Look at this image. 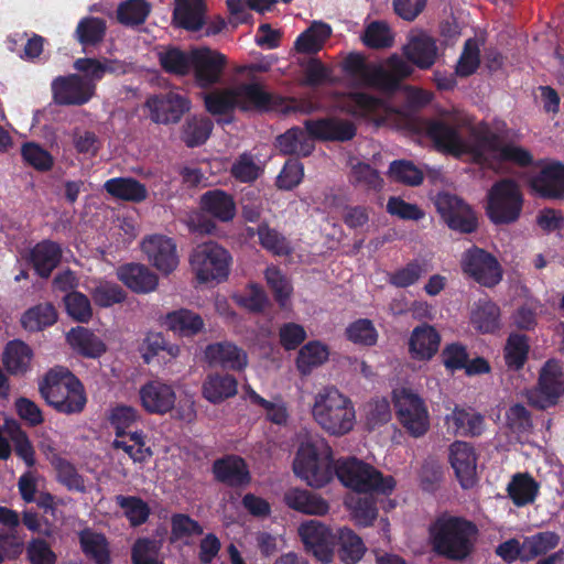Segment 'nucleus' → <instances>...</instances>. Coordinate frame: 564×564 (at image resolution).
<instances>
[{"label": "nucleus", "instance_id": "nucleus-1", "mask_svg": "<svg viewBox=\"0 0 564 564\" xmlns=\"http://www.w3.org/2000/svg\"><path fill=\"white\" fill-rule=\"evenodd\" d=\"M419 124L441 151L456 158L468 156L495 172H502L506 162L527 166L533 161L525 148L502 142L487 123H474L469 115L458 109L444 110L440 120Z\"/></svg>", "mask_w": 564, "mask_h": 564}, {"label": "nucleus", "instance_id": "nucleus-2", "mask_svg": "<svg viewBox=\"0 0 564 564\" xmlns=\"http://www.w3.org/2000/svg\"><path fill=\"white\" fill-rule=\"evenodd\" d=\"M403 53L408 61L393 55L380 65H365L360 62L356 76L361 84L381 89H392L410 76L413 65L421 69L431 68L437 58V46L433 37L423 32L411 34L403 46Z\"/></svg>", "mask_w": 564, "mask_h": 564}, {"label": "nucleus", "instance_id": "nucleus-3", "mask_svg": "<svg viewBox=\"0 0 564 564\" xmlns=\"http://www.w3.org/2000/svg\"><path fill=\"white\" fill-rule=\"evenodd\" d=\"M292 468L307 486L325 487L333 480L336 468L330 445L317 433L299 434Z\"/></svg>", "mask_w": 564, "mask_h": 564}, {"label": "nucleus", "instance_id": "nucleus-4", "mask_svg": "<svg viewBox=\"0 0 564 564\" xmlns=\"http://www.w3.org/2000/svg\"><path fill=\"white\" fill-rule=\"evenodd\" d=\"M310 414L325 434L334 437L349 434L357 423L352 400L334 386H325L314 393Z\"/></svg>", "mask_w": 564, "mask_h": 564}, {"label": "nucleus", "instance_id": "nucleus-5", "mask_svg": "<svg viewBox=\"0 0 564 564\" xmlns=\"http://www.w3.org/2000/svg\"><path fill=\"white\" fill-rule=\"evenodd\" d=\"M356 133L355 126L344 119L329 118L307 121L305 130L293 128L280 135L276 145L285 154L307 155L314 148V140L346 141Z\"/></svg>", "mask_w": 564, "mask_h": 564}, {"label": "nucleus", "instance_id": "nucleus-6", "mask_svg": "<svg viewBox=\"0 0 564 564\" xmlns=\"http://www.w3.org/2000/svg\"><path fill=\"white\" fill-rule=\"evenodd\" d=\"M433 549L441 555L454 560H465L473 552L477 528L470 521L452 514L438 517L430 528Z\"/></svg>", "mask_w": 564, "mask_h": 564}, {"label": "nucleus", "instance_id": "nucleus-7", "mask_svg": "<svg viewBox=\"0 0 564 564\" xmlns=\"http://www.w3.org/2000/svg\"><path fill=\"white\" fill-rule=\"evenodd\" d=\"M39 390L46 403L61 413H79L87 402L82 382L73 372L62 366H56L47 371Z\"/></svg>", "mask_w": 564, "mask_h": 564}, {"label": "nucleus", "instance_id": "nucleus-8", "mask_svg": "<svg viewBox=\"0 0 564 564\" xmlns=\"http://www.w3.org/2000/svg\"><path fill=\"white\" fill-rule=\"evenodd\" d=\"M335 474L344 486L360 492L390 495L395 488L392 476H383L371 465L357 458H347L336 463Z\"/></svg>", "mask_w": 564, "mask_h": 564}, {"label": "nucleus", "instance_id": "nucleus-9", "mask_svg": "<svg viewBox=\"0 0 564 564\" xmlns=\"http://www.w3.org/2000/svg\"><path fill=\"white\" fill-rule=\"evenodd\" d=\"M343 108L347 112L364 118L376 126L384 124L402 129L410 128L413 124L408 109H394L387 102L364 93L349 94L344 100Z\"/></svg>", "mask_w": 564, "mask_h": 564}, {"label": "nucleus", "instance_id": "nucleus-10", "mask_svg": "<svg viewBox=\"0 0 564 564\" xmlns=\"http://www.w3.org/2000/svg\"><path fill=\"white\" fill-rule=\"evenodd\" d=\"M395 416L403 430L414 438L423 437L430 430V412L420 394L408 387L392 391Z\"/></svg>", "mask_w": 564, "mask_h": 564}, {"label": "nucleus", "instance_id": "nucleus-11", "mask_svg": "<svg viewBox=\"0 0 564 564\" xmlns=\"http://www.w3.org/2000/svg\"><path fill=\"white\" fill-rule=\"evenodd\" d=\"M189 264L199 283H219L229 274L230 256L221 246L209 241L194 248Z\"/></svg>", "mask_w": 564, "mask_h": 564}, {"label": "nucleus", "instance_id": "nucleus-12", "mask_svg": "<svg viewBox=\"0 0 564 564\" xmlns=\"http://www.w3.org/2000/svg\"><path fill=\"white\" fill-rule=\"evenodd\" d=\"M523 197L519 185L509 178L496 182L487 194L486 210L495 224L516 221L522 210Z\"/></svg>", "mask_w": 564, "mask_h": 564}, {"label": "nucleus", "instance_id": "nucleus-13", "mask_svg": "<svg viewBox=\"0 0 564 564\" xmlns=\"http://www.w3.org/2000/svg\"><path fill=\"white\" fill-rule=\"evenodd\" d=\"M564 394V370L560 361L547 360L540 370L536 388L527 391L528 401L540 409L555 405Z\"/></svg>", "mask_w": 564, "mask_h": 564}, {"label": "nucleus", "instance_id": "nucleus-14", "mask_svg": "<svg viewBox=\"0 0 564 564\" xmlns=\"http://www.w3.org/2000/svg\"><path fill=\"white\" fill-rule=\"evenodd\" d=\"M140 247L148 262L162 274H171L177 269L180 256L173 238L162 234L148 235Z\"/></svg>", "mask_w": 564, "mask_h": 564}, {"label": "nucleus", "instance_id": "nucleus-15", "mask_svg": "<svg viewBox=\"0 0 564 564\" xmlns=\"http://www.w3.org/2000/svg\"><path fill=\"white\" fill-rule=\"evenodd\" d=\"M460 265L466 275L486 286L496 285L502 278V271L497 259L477 247L464 252Z\"/></svg>", "mask_w": 564, "mask_h": 564}, {"label": "nucleus", "instance_id": "nucleus-16", "mask_svg": "<svg viewBox=\"0 0 564 564\" xmlns=\"http://www.w3.org/2000/svg\"><path fill=\"white\" fill-rule=\"evenodd\" d=\"M299 535L305 545L318 561L329 563L335 553V532L327 525L316 520H307L300 524Z\"/></svg>", "mask_w": 564, "mask_h": 564}, {"label": "nucleus", "instance_id": "nucleus-17", "mask_svg": "<svg viewBox=\"0 0 564 564\" xmlns=\"http://www.w3.org/2000/svg\"><path fill=\"white\" fill-rule=\"evenodd\" d=\"M151 119L156 123H175L191 109V101L176 90L153 95L147 100Z\"/></svg>", "mask_w": 564, "mask_h": 564}, {"label": "nucleus", "instance_id": "nucleus-18", "mask_svg": "<svg viewBox=\"0 0 564 564\" xmlns=\"http://www.w3.org/2000/svg\"><path fill=\"white\" fill-rule=\"evenodd\" d=\"M227 64L226 56L208 47L192 50V70L200 87H209L218 83Z\"/></svg>", "mask_w": 564, "mask_h": 564}, {"label": "nucleus", "instance_id": "nucleus-19", "mask_svg": "<svg viewBox=\"0 0 564 564\" xmlns=\"http://www.w3.org/2000/svg\"><path fill=\"white\" fill-rule=\"evenodd\" d=\"M139 399L144 411L159 415L171 413L177 401L174 387L162 380H151L141 386Z\"/></svg>", "mask_w": 564, "mask_h": 564}, {"label": "nucleus", "instance_id": "nucleus-20", "mask_svg": "<svg viewBox=\"0 0 564 564\" xmlns=\"http://www.w3.org/2000/svg\"><path fill=\"white\" fill-rule=\"evenodd\" d=\"M444 221L455 230L470 232L476 228L474 212L462 199L449 194H440L435 202Z\"/></svg>", "mask_w": 564, "mask_h": 564}, {"label": "nucleus", "instance_id": "nucleus-21", "mask_svg": "<svg viewBox=\"0 0 564 564\" xmlns=\"http://www.w3.org/2000/svg\"><path fill=\"white\" fill-rule=\"evenodd\" d=\"M54 100L61 105H82L95 93V84L78 75L59 77L52 84Z\"/></svg>", "mask_w": 564, "mask_h": 564}, {"label": "nucleus", "instance_id": "nucleus-22", "mask_svg": "<svg viewBox=\"0 0 564 564\" xmlns=\"http://www.w3.org/2000/svg\"><path fill=\"white\" fill-rule=\"evenodd\" d=\"M449 463L464 488L473 487L477 479V456L466 442L456 441L448 449Z\"/></svg>", "mask_w": 564, "mask_h": 564}, {"label": "nucleus", "instance_id": "nucleus-23", "mask_svg": "<svg viewBox=\"0 0 564 564\" xmlns=\"http://www.w3.org/2000/svg\"><path fill=\"white\" fill-rule=\"evenodd\" d=\"M441 340V334L434 326L422 324L414 327L408 339V351L411 359L431 360L437 354Z\"/></svg>", "mask_w": 564, "mask_h": 564}, {"label": "nucleus", "instance_id": "nucleus-24", "mask_svg": "<svg viewBox=\"0 0 564 564\" xmlns=\"http://www.w3.org/2000/svg\"><path fill=\"white\" fill-rule=\"evenodd\" d=\"M205 358L213 366L234 371H242L248 366L247 352L230 341L208 345L205 349Z\"/></svg>", "mask_w": 564, "mask_h": 564}, {"label": "nucleus", "instance_id": "nucleus-25", "mask_svg": "<svg viewBox=\"0 0 564 564\" xmlns=\"http://www.w3.org/2000/svg\"><path fill=\"white\" fill-rule=\"evenodd\" d=\"M0 429L11 445V453L14 451L28 467H33L36 463L35 448L21 424L15 419L6 416Z\"/></svg>", "mask_w": 564, "mask_h": 564}, {"label": "nucleus", "instance_id": "nucleus-26", "mask_svg": "<svg viewBox=\"0 0 564 564\" xmlns=\"http://www.w3.org/2000/svg\"><path fill=\"white\" fill-rule=\"evenodd\" d=\"M65 339L74 352L85 358L96 359L107 351L106 343L86 327H73L66 333Z\"/></svg>", "mask_w": 564, "mask_h": 564}, {"label": "nucleus", "instance_id": "nucleus-27", "mask_svg": "<svg viewBox=\"0 0 564 564\" xmlns=\"http://www.w3.org/2000/svg\"><path fill=\"white\" fill-rule=\"evenodd\" d=\"M447 433L452 435H478L484 427V419L469 408H453L444 417Z\"/></svg>", "mask_w": 564, "mask_h": 564}, {"label": "nucleus", "instance_id": "nucleus-28", "mask_svg": "<svg viewBox=\"0 0 564 564\" xmlns=\"http://www.w3.org/2000/svg\"><path fill=\"white\" fill-rule=\"evenodd\" d=\"M532 191L547 198L564 196V165L551 163L545 165L540 174L530 181Z\"/></svg>", "mask_w": 564, "mask_h": 564}, {"label": "nucleus", "instance_id": "nucleus-29", "mask_svg": "<svg viewBox=\"0 0 564 564\" xmlns=\"http://www.w3.org/2000/svg\"><path fill=\"white\" fill-rule=\"evenodd\" d=\"M33 349L20 339L9 341L2 352V364L12 376H24L31 370Z\"/></svg>", "mask_w": 564, "mask_h": 564}, {"label": "nucleus", "instance_id": "nucleus-30", "mask_svg": "<svg viewBox=\"0 0 564 564\" xmlns=\"http://www.w3.org/2000/svg\"><path fill=\"white\" fill-rule=\"evenodd\" d=\"M284 501L291 509L311 516H325L328 502L321 496L301 488H291L284 495Z\"/></svg>", "mask_w": 564, "mask_h": 564}, {"label": "nucleus", "instance_id": "nucleus-31", "mask_svg": "<svg viewBox=\"0 0 564 564\" xmlns=\"http://www.w3.org/2000/svg\"><path fill=\"white\" fill-rule=\"evenodd\" d=\"M61 257V247L48 240L35 245L28 253V260L33 265L35 272L42 278L50 276L59 263Z\"/></svg>", "mask_w": 564, "mask_h": 564}, {"label": "nucleus", "instance_id": "nucleus-32", "mask_svg": "<svg viewBox=\"0 0 564 564\" xmlns=\"http://www.w3.org/2000/svg\"><path fill=\"white\" fill-rule=\"evenodd\" d=\"M238 392L237 379L228 373H213L203 382V397L210 403L219 404Z\"/></svg>", "mask_w": 564, "mask_h": 564}, {"label": "nucleus", "instance_id": "nucleus-33", "mask_svg": "<svg viewBox=\"0 0 564 564\" xmlns=\"http://www.w3.org/2000/svg\"><path fill=\"white\" fill-rule=\"evenodd\" d=\"M118 278L138 293H148L158 286L156 274L143 264L130 263L119 268Z\"/></svg>", "mask_w": 564, "mask_h": 564}, {"label": "nucleus", "instance_id": "nucleus-34", "mask_svg": "<svg viewBox=\"0 0 564 564\" xmlns=\"http://www.w3.org/2000/svg\"><path fill=\"white\" fill-rule=\"evenodd\" d=\"M242 389L245 399L261 408L269 422L276 425L288 424L290 414L286 404L281 399L267 400L258 394L248 382L243 383Z\"/></svg>", "mask_w": 564, "mask_h": 564}, {"label": "nucleus", "instance_id": "nucleus-35", "mask_svg": "<svg viewBox=\"0 0 564 564\" xmlns=\"http://www.w3.org/2000/svg\"><path fill=\"white\" fill-rule=\"evenodd\" d=\"M140 352L145 364H151L161 357L163 361H171L180 356L181 348L169 344L161 333H148L140 345Z\"/></svg>", "mask_w": 564, "mask_h": 564}, {"label": "nucleus", "instance_id": "nucleus-36", "mask_svg": "<svg viewBox=\"0 0 564 564\" xmlns=\"http://www.w3.org/2000/svg\"><path fill=\"white\" fill-rule=\"evenodd\" d=\"M237 108L242 110H268L272 108V97L256 83L234 87Z\"/></svg>", "mask_w": 564, "mask_h": 564}, {"label": "nucleus", "instance_id": "nucleus-37", "mask_svg": "<svg viewBox=\"0 0 564 564\" xmlns=\"http://www.w3.org/2000/svg\"><path fill=\"white\" fill-rule=\"evenodd\" d=\"M329 358V347L321 340H311L303 345L296 356L295 365L303 376L323 366Z\"/></svg>", "mask_w": 564, "mask_h": 564}, {"label": "nucleus", "instance_id": "nucleus-38", "mask_svg": "<svg viewBox=\"0 0 564 564\" xmlns=\"http://www.w3.org/2000/svg\"><path fill=\"white\" fill-rule=\"evenodd\" d=\"M163 325L178 336L191 337L204 328V321L198 314L182 308L166 314Z\"/></svg>", "mask_w": 564, "mask_h": 564}, {"label": "nucleus", "instance_id": "nucleus-39", "mask_svg": "<svg viewBox=\"0 0 564 564\" xmlns=\"http://www.w3.org/2000/svg\"><path fill=\"white\" fill-rule=\"evenodd\" d=\"M200 207L204 212L221 221H229L236 215V204L232 197L220 189L205 193L200 197Z\"/></svg>", "mask_w": 564, "mask_h": 564}, {"label": "nucleus", "instance_id": "nucleus-40", "mask_svg": "<svg viewBox=\"0 0 564 564\" xmlns=\"http://www.w3.org/2000/svg\"><path fill=\"white\" fill-rule=\"evenodd\" d=\"M338 544L340 560L345 564H355L362 558L366 545L362 539L351 529L343 527L335 532V545Z\"/></svg>", "mask_w": 564, "mask_h": 564}, {"label": "nucleus", "instance_id": "nucleus-41", "mask_svg": "<svg viewBox=\"0 0 564 564\" xmlns=\"http://www.w3.org/2000/svg\"><path fill=\"white\" fill-rule=\"evenodd\" d=\"M112 446L126 453L134 463L147 462L152 456V451L147 445L145 436L141 431L116 436Z\"/></svg>", "mask_w": 564, "mask_h": 564}, {"label": "nucleus", "instance_id": "nucleus-42", "mask_svg": "<svg viewBox=\"0 0 564 564\" xmlns=\"http://www.w3.org/2000/svg\"><path fill=\"white\" fill-rule=\"evenodd\" d=\"M470 323L480 333L498 330L500 328L499 307L488 300H479L471 310Z\"/></svg>", "mask_w": 564, "mask_h": 564}, {"label": "nucleus", "instance_id": "nucleus-43", "mask_svg": "<svg viewBox=\"0 0 564 564\" xmlns=\"http://www.w3.org/2000/svg\"><path fill=\"white\" fill-rule=\"evenodd\" d=\"M204 0H177L174 20L186 30L197 31L204 24Z\"/></svg>", "mask_w": 564, "mask_h": 564}, {"label": "nucleus", "instance_id": "nucleus-44", "mask_svg": "<svg viewBox=\"0 0 564 564\" xmlns=\"http://www.w3.org/2000/svg\"><path fill=\"white\" fill-rule=\"evenodd\" d=\"M104 187L112 197L122 200L142 202L148 196L145 186L130 177H116L108 180L104 184Z\"/></svg>", "mask_w": 564, "mask_h": 564}, {"label": "nucleus", "instance_id": "nucleus-45", "mask_svg": "<svg viewBox=\"0 0 564 564\" xmlns=\"http://www.w3.org/2000/svg\"><path fill=\"white\" fill-rule=\"evenodd\" d=\"M332 29L328 24L314 22L307 30L299 35L294 47L300 53H316L323 47Z\"/></svg>", "mask_w": 564, "mask_h": 564}, {"label": "nucleus", "instance_id": "nucleus-46", "mask_svg": "<svg viewBox=\"0 0 564 564\" xmlns=\"http://www.w3.org/2000/svg\"><path fill=\"white\" fill-rule=\"evenodd\" d=\"M264 280L280 307L283 310L290 308L291 297L293 294V286L291 281L282 273L279 268L274 265H270L265 269Z\"/></svg>", "mask_w": 564, "mask_h": 564}, {"label": "nucleus", "instance_id": "nucleus-47", "mask_svg": "<svg viewBox=\"0 0 564 564\" xmlns=\"http://www.w3.org/2000/svg\"><path fill=\"white\" fill-rule=\"evenodd\" d=\"M57 321L55 307L50 303L30 307L21 316V325L28 332H40Z\"/></svg>", "mask_w": 564, "mask_h": 564}, {"label": "nucleus", "instance_id": "nucleus-48", "mask_svg": "<svg viewBox=\"0 0 564 564\" xmlns=\"http://www.w3.org/2000/svg\"><path fill=\"white\" fill-rule=\"evenodd\" d=\"M529 351V338L522 334L511 333L503 348L507 367L513 370L521 369L528 360Z\"/></svg>", "mask_w": 564, "mask_h": 564}, {"label": "nucleus", "instance_id": "nucleus-49", "mask_svg": "<svg viewBox=\"0 0 564 564\" xmlns=\"http://www.w3.org/2000/svg\"><path fill=\"white\" fill-rule=\"evenodd\" d=\"M354 521L360 527H369L377 518L378 509L372 497H361L359 494H350L345 500Z\"/></svg>", "mask_w": 564, "mask_h": 564}, {"label": "nucleus", "instance_id": "nucleus-50", "mask_svg": "<svg viewBox=\"0 0 564 564\" xmlns=\"http://www.w3.org/2000/svg\"><path fill=\"white\" fill-rule=\"evenodd\" d=\"M83 552L97 564H109V546L106 538L93 530H84L79 534Z\"/></svg>", "mask_w": 564, "mask_h": 564}, {"label": "nucleus", "instance_id": "nucleus-51", "mask_svg": "<svg viewBox=\"0 0 564 564\" xmlns=\"http://www.w3.org/2000/svg\"><path fill=\"white\" fill-rule=\"evenodd\" d=\"M215 476L230 485H240L248 480L246 464L241 458L227 457L214 464Z\"/></svg>", "mask_w": 564, "mask_h": 564}, {"label": "nucleus", "instance_id": "nucleus-52", "mask_svg": "<svg viewBox=\"0 0 564 564\" xmlns=\"http://www.w3.org/2000/svg\"><path fill=\"white\" fill-rule=\"evenodd\" d=\"M538 490V484L532 477L525 474H518L513 476L512 480L508 485V494L513 503L518 507L533 502Z\"/></svg>", "mask_w": 564, "mask_h": 564}, {"label": "nucleus", "instance_id": "nucleus-53", "mask_svg": "<svg viewBox=\"0 0 564 564\" xmlns=\"http://www.w3.org/2000/svg\"><path fill=\"white\" fill-rule=\"evenodd\" d=\"M560 536L555 532L544 531L523 539V561H531L539 555L555 549Z\"/></svg>", "mask_w": 564, "mask_h": 564}, {"label": "nucleus", "instance_id": "nucleus-54", "mask_svg": "<svg viewBox=\"0 0 564 564\" xmlns=\"http://www.w3.org/2000/svg\"><path fill=\"white\" fill-rule=\"evenodd\" d=\"M159 59L167 73L183 76L192 70V51L183 52L176 47L164 48L159 53Z\"/></svg>", "mask_w": 564, "mask_h": 564}, {"label": "nucleus", "instance_id": "nucleus-55", "mask_svg": "<svg viewBox=\"0 0 564 564\" xmlns=\"http://www.w3.org/2000/svg\"><path fill=\"white\" fill-rule=\"evenodd\" d=\"M345 336L355 345L370 347L377 344L379 334L372 321L358 318L348 324Z\"/></svg>", "mask_w": 564, "mask_h": 564}, {"label": "nucleus", "instance_id": "nucleus-56", "mask_svg": "<svg viewBox=\"0 0 564 564\" xmlns=\"http://www.w3.org/2000/svg\"><path fill=\"white\" fill-rule=\"evenodd\" d=\"M263 172L262 162L256 156L243 153L231 165L232 176L243 183L256 181Z\"/></svg>", "mask_w": 564, "mask_h": 564}, {"label": "nucleus", "instance_id": "nucleus-57", "mask_svg": "<svg viewBox=\"0 0 564 564\" xmlns=\"http://www.w3.org/2000/svg\"><path fill=\"white\" fill-rule=\"evenodd\" d=\"M212 128V121L207 118H188L183 128L182 139L188 147L203 144L208 139Z\"/></svg>", "mask_w": 564, "mask_h": 564}, {"label": "nucleus", "instance_id": "nucleus-58", "mask_svg": "<svg viewBox=\"0 0 564 564\" xmlns=\"http://www.w3.org/2000/svg\"><path fill=\"white\" fill-rule=\"evenodd\" d=\"M139 411L128 404H116L108 412V421L116 430V436L127 434L126 431L140 420Z\"/></svg>", "mask_w": 564, "mask_h": 564}, {"label": "nucleus", "instance_id": "nucleus-59", "mask_svg": "<svg viewBox=\"0 0 564 564\" xmlns=\"http://www.w3.org/2000/svg\"><path fill=\"white\" fill-rule=\"evenodd\" d=\"M236 303L250 312H261L269 303L263 288L257 283H250L245 291L234 295Z\"/></svg>", "mask_w": 564, "mask_h": 564}, {"label": "nucleus", "instance_id": "nucleus-60", "mask_svg": "<svg viewBox=\"0 0 564 564\" xmlns=\"http://www.w3.org/2000/svg\"><path fill=\"white\" fill-rule=\"evenodd\" d=\"M205 107L212 115H225L237 108L232 88L218 89L204 96Z\"/></svg>", "mask_w": 564, "mask_h": 564}, {"label": "nucleus", "instance_id": "nucleus-61", "mask_svg": "<svg viewBox=\"0 0 564 564\" xmlns=\"http://www.w3.org/2000/svg\"><path fill=\"white\" fill-rule=\"evenodd\" d=\"M67 314L76 322L87 323L93 316L89 299L80 292H69L64 297Z\"/></svg>", "mask_w": 564, "mask_h": 564}, {"label": "nucleus", "instance_id": "nucleus-62", "mask_svg": "<svg viewBox=\"0 0 564 564\" xmlns=\"http://www.w3.org/2000/svg\"><path fill=\"white\" fill-rule=\"evenodd\" d=\"M530 425V415L523 405L516 403L508 408L505 426L509 430L513 440H519L520 435L527 432Z\"/></svg>", "mask_w": 564, "mask_h": 564}, {"label": "nucleus", "instance_id": "nucleus-63", "mask_svg": "<svg viewBox=\"0 0 564 564\" xmlns=\"http://www.w3.org/2000/svg\"><path fill=\"white\" fill-rule=\"evenodd\" d=\"M390 177L399 183L415 186L423 181V172L409 161H394L389 169Z\"/></svg>", "mask_w": 564, "mask_h": 564}, {"label": "nucleus", "instance_id": "nucleus-64", "mask_svg": "<svg viewBox=\"0 0 564 564\" xmlns=\"http://www.w3.org/2000/svg\"><path fill=\"white\" fill-rule=\"evenodd\" d=\"M364 415L369 429L388 422L391 417L389 401L386 398L371 399L364 405Z\"/></svg>", "mask_w": 564, "mask_h": 564}]
</instances>
